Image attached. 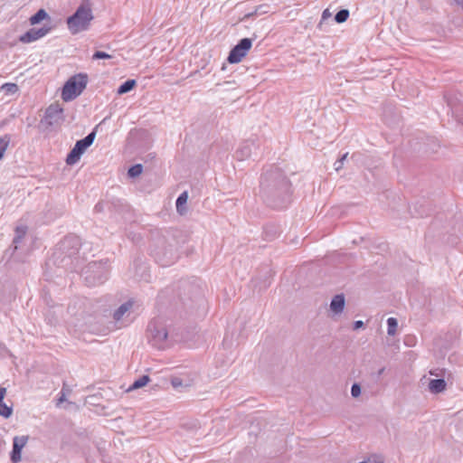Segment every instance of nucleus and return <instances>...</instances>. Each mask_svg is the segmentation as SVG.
Segmentation results:
<instances>
[{
	"mask_svg": "<svg viewBox=\"0 0 463 463\" xmlns=\"http://www.w3.org/2000/svg\"><path fill=\"white\" fill-rule=\"evenodd\" d=\"M291 194V183L285 173L270 166L260 175L259 195L269 207L282 209L287 206Z\"/></svg>",
	"mask_w": 463,
	"mask_h": 463,
	"instance_id": "f257e3e1",
	"label": "nucleus"
},
{
	"mask_svg": "<svg viewBox=\"0 0 463 463\" xmlns=\"http://www.w3.org/2000/svg\"><path fill=\"white\" fill-rule=\"evenodd\" d=\"M81 241L79 236L69 234L60 241V255H63L61 262L71 271L78 272L83 264V259L79 256Z\"/></svg>",
	"mask_w": 463,
	"mask_h": 463,
	"instance_id": "f03ea898",
	"label": "nucleus"
},
{
	"mask_svg": "<svg viewBox=\"0 0 463 463\" xmlns=\"http://www.w3.org/2000/svg\"><path fill=\"white\" fill-rule=\"evenodd\" d=\"M149 247L155 260L163 267L170 266L177 259L175 247L168 244L164 236L157 234L153 238Z\"/></svg>",
	"mask_w": 463,
	"mask_h": 463,
	"instance_id": "7ed1b4c3",
	"label": "nucleus"
},
{
	"mask_svg": "<svg viewBox=\"0 0 463 463\" xmlns=\"http://www.w3.org/2000/svg\"><path fill=\"white\" fill-rule=\"evenodd\" d=\"M92 20L93 14L90 0H82V4L77 8L75 13L68 17V29L72 34L79 33L88 30Z\"/></svg>",
	"mask_w": 463,
	"mask_h": 463,
	"instance_id": "20e7f679",
	"label": "nucleus"
},
{
	"mask_svg": "<svg viewBox=\"0 0 463 463\" xmlns=\"http://www.w3.org/2000/svg\"><path fill=\"white\" fill-rule=\"evenodd\" d=\"M80 270L86 285L95 287L103 284L107 280L109 267L108 260L91 261L84 268L81 267Z\"/></svg>",
	"mask_w": 463,
	"mask_h": 463,
	"instance_id": "39448f33",
	"label": "nucleus"
},
{
	"mask_svg": "<svg viewBox=\"0 0 463 463\" xmlns=\"http://www.w3.org/2000/svg\"><path fill=\"white\" fill-rule=\"evenodd\" d=\"M88 81L87 73L80 72L71 76L62 87L61 99L65 102L74 100L86 89Z\"/></svg>",
	"mask_w": 463,
	"mask_h": 463,
	"instance_id": "423d86ee",
	"label": "nucleus"
},
{
	"mask_svg": "<svg viewBox=\"0 0 463 463\" xmlns=\"http://www.w3.org/2000/svg\"><path fill=\"white\" fill-rule=\"evenodd\" d=\"M147 338L149 343L157 349L166 346L167 330L165 325L159 318L152 319L147 326Z\"/></svg>",
	"mask_w": 463,
	"mask_h": 463,
	"instance_id": "0eeeda50",
	"label": "nucleus"
},
{
	"mask_svg": "<svg viewBox=\"0 0 463 463\" xmlns=\"http://www.w3.org/2000/svg\"><path fill=\"white\" fill-rule=\"evenodd\" d=\"M80 402L81 399L77 397V394L73 392L72 389L66 383H63L60 393V409L70 412H76L80 408L79 402Z\"/></svg>",
	"mask_w": 463,
	"mask_h": 463,
	"instance_id": "6e6552de",
	"label": "nucleus"
},
{
	"mask_svg": "<svg viewBox=\"0 0 463 463\" xmlns=\"http://www.w3.org/2000/svg\"><path fill=\"white\" fill-rule=\"evenodd\" d=\"M252 46V40L250 38H242L239 43L230 51L227 61L231 64L240 62L248 53Z\"/></svg>",
	"mask_w": 463,
	"mask_h": 463,
	"instance_id": "1a4fd4ad",
	"label": "nucleus"
},
{
	"mask_svg": "<svg viewBox=\"0 0 463 463\" xmlns=\"http://www.w3.org/2000/svg\"><path fill=\"white\" fill-rule=\"evenodd\" d=\"M444 98L457 121L463 125V103L459 100L458 95L448 93L445 94Z\"/></svg>",
	"mask_w": 463,
	"mask_h": 463,
	"instance_id": "9d476101",
	"label": "nucleus"
},
{
	"mask_svg": "<svg viewBox=\"0 0 463 463\" xmlns=\"http://www.w3.org/2000/svg\"><path fill=\"white\" fill-rule=\"evenodd\" d=\"M51 30L50 26H43L40 29L33 28L26 32L24 34L20 36V41L24 43H29L34 42L43 36H45Z\"/></svg>",
	"mask_w": 463,
	"mask_h": 463,
	"instance_id": "9b49d317",
	"label": "nucleus"
},
{
	"mask_svg": "<svg viewBox=\"0 0 463 463\" xmlns=\"http://www.w3.org/2000/svg\"><path fill=\"white\" fill-rule=\"evenodd\" d=\"M58 122V106L55 104L51 105L46 110L44 117L41 120L40 126L43 129Z\"/></svg>",
	"mask_w": 463,
	"mask_h": 463,
	"instance_id": "f8f14e48",
	"label": "nucleus"
},
{
	"mask_svg": "<svg viewBox=\"0 0 463 463\" xmlns=\"http://www.w3.org/2000/svg\"><path fill=\"white\" fill-rule=\"evenodd\" d=\"M28 441L27 436H16L14 439L13 450L11 453V460L17 463L21 460V452Z\"/></svg>",
	"mask_w": 463,
	"mask_h": 463,
	"instance_id": "ddd939ff",
	"label": "nucleus"
},
{
	"mask_svg": "<svg viewBox=\"0 0 463 463\" xmlns=\"http://www.w3.org/2000/svg\"><path fill=\"white\" fill-rule=\"evenodd\" d=\"M256 148V144L254 141L247 140L241 143L240 147L236 151V155L238 159L245 160L252 155L253 149Z\"/></svg>",
	"mask_w": 463,
	"mask_h": 463,
	"instance_id": "4468645a",
	"label": "nucleus"
},
{
	"mask_svg": "<svg viewBox=\"0 0 463 463\" xmlns=\"http://www.w3.org/2000/svg\"><path fill=\"white\" fill-rule=\"evenodd\" d=\"M95 137L96 130L93 129L84 138L78 140L75 144V146L80 150L81 154H83L86 149L93 144Z\"/></svg>",
	"mask_w": 463,
	"mask_h": 463,
	"instance_id": "2eb2a0df",
	"label": "nucleus"
},
{
	"mask_svg": "<svg viewBox=\"0 0 463 463\" xmlns=\"http://www.w3.org/2000/svg\"><path fill=\"white\" fill-rule=\"evenodd\" d=\"M133 307V301L128 300L120 305L113 313V319L116 324L119 323L123 316Z\"/></svg>",
	"mask_w": 463,
	"mask_h": 463,
	"instance_id": "dca6fc26",
	"label": "nucleus"
},
{
	"mask_svg": "<svg viewBox=\"0 0 463 463\" xmlns=\"http://www.w3.org/2000/svg\"><path fill=\"white\" fill-rule=\"evenodd\" d=\"M447 383L444 378L432 379L429 383V389L432 393H440L445 391Z\"/></svg>",
	"mask_w": 463,
	"mask_h": 463,
	"instance_id": "f3484780",
	"label": "nucleus"
},
{
	"mask_svg": "<svg viewBox=\"0 0 463 463\" xmlns=\"http://www.w3.org/2000/svg\"><path fill=\"white\" fill-rule=\"evenodd\" d=\"M345 307V297L344 295H335L330 303V308L331 310L335 313L339 314L344 310Z\"/></svg>",
	"mask_w": 463,
	"mask_h": 463,
	"instance_id": "a211bd4d",
	"label": "nucleus"
},
{
	"mask_svg": "<svg viewBox=\"0 0 463 463\" xmlns=\"http://www.w3.org/2000/svg\"><path fill=\"white\" fill-rule=\"evenodd\" d=\"M81 156L82 154L80 150L74 146V147L71 150L66 157V164L69 165L76 164L80 159Z\"/></svg>",
	"mask_w": 463,
	"mask_h": 463,
	"instance_id": "6ab92c4d",
	"label": "nucleus"
},
{
	"mask_svg": "<svg viewBox=\"0 0 463 463\" xmlns=\"http://www.w3.org/2000/svg\"><path fill=\"white\" fill-rule=\"evenodd\" d=\"M187 199H188L187 192H183L176 199V202H175L176 211L180 214H184L185 213L186 209L184 207V205L187 203Z\"/></svg>",
	"mask_w": 463,
	"mask_h": 463,
	"instance_id": "aec40b11",
	"label": "nucleus"
},
{
	"mask_svg": "<svg viewBox=\"0 0 463 463\" xmlns=\"http://www.w3.org/2000/svg\"><path fill=\"white\" fill-rule=\"evenodd\" d=\"M279 234L278 227L274 224H267L264 227V237L268 241L274 240Z\"/></svg>",
	"mask_w": 463,
	"mask_h": 463,
	"instance_id": "412c9836",
	"label": "nucleus"
},
{
	"mask_svg": "<svg viewBox=\"0 0 463 463\" xmlns=\"http://www.w3.org/2000/svg\"><path fill=\"white\" fill-rule=\"evenodd\" d=\"M150 382V377L146 374L142 375L138 379L135 380L129 386L128 391H133L146 386Z\"/></svg>",
	"mask_w": 463,
	"mask_h": 463,
	"instance_id": "4be33fe9",
	"label": "nucleus"
},
{
	"mask_svg": "<svg viewBox=\"0 0 463 463\" xmlns=\"http://www.w3.org/2000/svg\"><path fill=\"white\" fill-rule=\"evenodd\" d=\"M137 85L136 80H128L123 82L118 89V94L122 95L131 91Z\"/></svg>",
	"mask_w": 463,
	"mask_h": 463,
	"instance_id": "5701e85b",
	"label": "nucleus"
},
{
	"mask_svg": "<svg viewBox=\"0 0 463 463\" xmlns=\"http://www.w3.org/2000/svg\"><path fill=\"white\" fill-rule=\"evenodd\" d=\"M11 142L10 135H4L0 137V161L3 159L5 151L7 150Z\"/></svg>",
	"mask_w": 463,
	"mask_h": 463,
	"instance_id": "b1692460",
	"label": "nucleus"
},
{
	"mask_svg": "<svg viewBox=\"0 0 463 463\" xmlns=\"http://www.w3.org/2000/svg\"><path fill=\"white\" fill-rule=\"evenodd\" d=\"M49 16L47 13L43 9H40L35 14L31 16L30 18V24L32 25H34L36 24H39L40 22L48 19Z\"/></svg>",
	"mask_w": 463,
	"mask_h": 463,
	"instance_id": "393cba45",
	"label": "nucleus"
},
{
	"mask_svg": "<svg viewBox=\"0 0 463 463\" xmlns=\"http://www.w3.org/2000/svg\"><path fill=\"white\" fill-rule=\"evenodd\" d=\"M398 327V321L394 317H389L387 319V334L389 335H394Z\"/></svg>",
	"mask_w": 463,
	"mask_h": 463,
	"instance_id": "a878e982",
	"label": "nucleus"
},
{
	"mask_svg": "<svg viewBox=\"0 0 463 463\" xmlns=\"http://www.w3.org/2000/svg\"><path fill=\"white\" fill-rule=\"evenodd\" d=\"M143 172V165L141 164H136L130 166L128 170V175L131 178L139 176Z\"/></svg>",
	"mask_w": 463,
	"mask_h": 463,
	"instance_id": "bb28decb",
	"label": "nucleus"
},
{
	"mask_svg": "<svg viewBox=\"0 0 463 463\" xmlns=\"http://www.w3.org/2000/svg\"><path fill=\"white\" fill-rule=\"evenodd\" d=\"M349 14H350L349 10L341 9L335 14L334 19L337 24H342V23H345L348 19Z\"/></svg>",
	"mask_w": 463,
	"mask_h": 463,
	"instance_id": "cd10ccee",
	"label": "nucleus"
},
{
	"mask_svg": "<svg viewBox=\"0 0 463 463\" xmlns=\"http://www.w3.org/2000/svg\"><path fill=\"white\" fill-rule=\"evenodd\" d=\"M1 90L6 94V95H12L18 91L19 88L15 83H5L2 85Z\"/></svg>",
	"mask_w": 463,
	"mask_h": 463,
	"instance_id": "c85d7f7f",
	"label": "nucleus"
},
{
	"mask_svg": "<svg viewBox=\"0 0 463 463\" xmlns=\"http://www.w3.org/2000/svg\"><path fill=\"white\" fill-rule=\"evenodd\" d=\"M12 414V408L7 406L4 401H0V415L5 418L10 417Z\"/></svg>",
	"mask_w": 463,
	"mask_h": 463,
	"instance_id": "c756f323",
	"label": "nucleus"
},
{
	"mask_svg": "<svg viewBox=\"0 0 463 463\" xmlns=\"http://www.w3.org/2000/svg\"><path fill=\"white\" fill-rule=\"evenodd\" d=\"M112 56L105 52L97 51L92 55V60L110 59Z\"/></svg>",
	"mask_w": 463,
	"mask_h": 463,
	"instance_id": "7c9ffc66",
	"label": "nucleus"
},
{
	"mask_svg": "<svg viewBox=\"0 0 463 463\" xmlns=\"http://www.w3.org/2000/svg\"><path fill=\"white\" fill-rule=\"evenodd\" d=\"M351 394L354 398H357L361 394V385L357 383L352 384Z\"/></svg>",
	"mask_w": 463,
	"mask_h": 463,
	"instance_id": "2f4dec72",
	"label": "nucleus"
},
{
	"mask_svg": "<svg viewBox=\"0 0 463 463\" xmlns=\"http://www.w3.org/2000/svg\"><path fill=\"white\" fill-rule=\"evenodd\" d=\"M171 384L175 389H179L184 386L183 379L180 377H173L171 379Z\"/></svg>",
	"mask_w": 463,
	"mask_h": 463,
	"instance_id": "473e14b6",
	"label": "nucleus"
},
{
	"mask_svg": "<svg viewBox=\"0 0 463 463\" xmlns=\"http://www.w3.org/2000/svg\"><path fill=\"white\" fill-rule=\"evenodd\" d=\"M15 232H16L17 239H22V237L26 233V227L25 226L17 227Z\"/></svg>",
	"mask_w": 463,
	"mask_h": 463,
	"instance_id": "72a5a7b5",
	"label": "nucleus"
},
{
	"mask_svg": "<svg viewBox=\"0 0 463 463\" xmlns=\"http://www.w3.org/2000/svg\"><path fill=\"white\" fill-rule=\"evenodd\" d=\"M103 211H104V203L103 202H99L94 206V212L97 213H102Z\"/></svg>",
	"mask_w": 463,
	"mask_h": 463,
	"instance_id": "f704fd0d",
	"label": "nucleus"
},
{
	"mask_svg": "<svg viewBox=\"0 0 463 463\" xmlns=\"http://www.w3.org/2000/svg\"><path fill=\"white\" fill-rule=\"evenodd\" d=\"M420 208H421V210L418 212L416 209V205H415L414 206L415 213H416V216L423 217L424 215L427 214V211H426L425 207H423L421 205H420Z\"/></svg>",
	"mask_w": 463,
	"mask_h": 463,
	"instance_id": "c9c22d12",
	"label": "nucleus"
},
{
	"mask_svg": "<svg viewBox=\"0 0 463 463\" xmlns=\"http://www.w3.org/2000/svg\"><path fill=\"white\" fill-rule=\"evenodd\" d=\"M364 324L363 321L357 320V321L354 322L353 328H354V330H357V329L364 327Z\"/></svg>",
	"mask_w": 463,
	"mask_h": 463,
	"instance_id": "e433bc0d",
	"label": "nucleus"
},
{
	"mask_svg": "<svg viewBox=\"0 0 463 463\" xmlns=\"http://www.w3.org/2000/svg\"><path fill=\"white\" fill-rule=\"evenodd\" d=\"M78 303H80V301L75 302L73 305H70L68 307L69 312L71 313L72 315H77V312H75L74 309Z\"/></svg>",
	"mask_w": 463,
	"mask_h": 463,
	"instance_id": "4c0bfd02",
	"label": "nucleus"
},
{
	"mask_svg": "<svg viewBox=\"0 0 463 463\" xmlns=\"http://www.w3.org/2000/svg\"><path fill=\"white\" fill-rule=\"evenodd\" d=\"M445 373H446V370H445V369L440 370V373H436V372H433V371H430V373L431 375H435V376H437V377H439V376L444 377V376H445Z\"/></svg>",
	"mask_w": 463,
	"mask_h": 463,
	"instance_id": "58836bf2",
	"label": "nucleus"
},
{
	"mask_svg": "<svg viewBox=\"0 0 463 463\" xmlns=\"http://www.w3.org/2000/svg\"><path fill=\"white\" fill-rule=\"evenodd\" d=\"M331 16V13L329 12L328 9H326L323 11L322 13V20H326L327 18H329Z\"/></svg>",
	"mask_w": 463,
	"mask_h": 463,
	"instance_id": "ea45409f",
	"label": "nucleus"
},
{
	"mask_svg": "<svg viewBox=\"0 0 463 463\" xmlns=\"http://www.w3.org/2000/svg\"><path fill=\"white\" fill-rule=\"evenodd\" d=\"M5 394H6V388L0 387V401H4Z\"/></svg>",
	"mask_w": 463,
	"mask_h": 463,
	"instance_id": "a19ab883",
	"label": "nucleus"
},
{
	"mask_svg": "<svg viewBox=\"0 0 463 463\" xmlns=\"http://www.w3.org/2000/svg\"><path fill=\"white\" fill-rule=\"evenodd\" d=\"M346 156H347V153H346V154H345V155H344V156H342V157L337 161V163L343 164V162H344V160H345Z\"/></svg>",
	"mask_w": 463,
	"mask_h": 463,
	"instance_id": "79ce46f5",
	"label": "nucleus"
},
{
	"mask_svg": "<svg viewBox=\"0 0 463 463\" xmlns=\"http://www.w3.org/2000/svg\"><path fill=\"white\" fill-rule=\"evenodd\" d=\"M341 167H342V164L336 162L335 163V170L338 171Z\"/></svg>",
	"mask_w": 463,
	"mask_h": 463,
	"instance_id": "37998d69",
	"label": "nucleus"
},
{
	"mask_svg": "<svg viewBox=\"0 0 463 463\" xmlns=\"http://www.w3.org/2000/svg\"><path fill=\"white\" fill-rule=\"evenodd\" d=\"M458 5H463V0H454Z\"/></svg>",
	"mask_w": 463,
	"mask_h": 463,
	"instance_id": "c03bdc74",
	"label": "nucleus"
},
{
	"mask_svg": "<svg viewBox=\"0 0 463 463\" xmlns=\"http://www.w3.org/2000/svg\"><path fill=\"white\" fill-rule=\"evenodd\" d=\"M383 372H384V367L381 368V369L378 371L377 375H378V376L382 375V374L383 373Z\"/></svg>",
	"mask_w": 463,
	"mask_h": 463,
	"instance_id": "a18cd8bd",
	"label": "nucleus"
},
{
	"mask_svg": "<svg viewBox=\"0 0 463 463\" xmlns=\"http://www.w3.org/2000/svg\"><path fill=\"white\" fill-rule=\"evenodd\" d=\"M63 112V109L61 108H60V116L62 114Z\"/></svg>",
	"mask_w": 463,
	"mask_h": 463,
	"instance_id": "49530a36",
	"label": "nucleus"
}]
</instances>
